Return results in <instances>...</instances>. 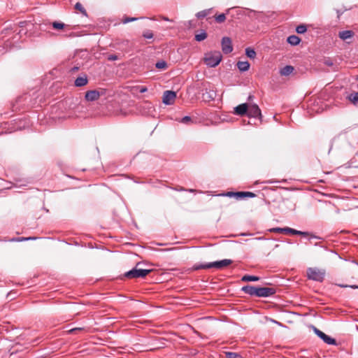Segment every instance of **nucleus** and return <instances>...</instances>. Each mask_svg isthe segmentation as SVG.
<instances>
[{"mask_svg": "<svg viewBox=\"0 0 358 358\" xmlns=\"http://www.w3.org/2000/svg\"><path fill=\"white\" fill-rule=\"evenodd\" d=\"M287 41L292 45H296L301 42L300 38L296 35L289 36Z\"/></svg>", "mask_w": 358, "mask_h": 358, "instance_id": "a211bd4d", "label": "nucleus"}, {"mask_svg": "<svg viewBox=\"0 0 358 358\" xmlns=\"http://www.w3.org/2000/svg\"><path fill=\"white\" fill-rule=\"evenodd\" d=\"M250 66V64L248 62V71L249 70Z\"/></svg>", "mask_w": 358, "mask_h": 358, "instance_id": "de8ad7c7", "label": "nucleus"}, {"mask_svg": "<svg viewBox=\"0 0 358 358\" xmlns=\"http://www.w3.org/2000/svg\"><path fill=\"white\" fill-rule=\"evenodd\" d=\"M238 67L241 71H246V62H239L238 63Z\"/></svg>", "mask_w": 358, "mask_h": 358, "instance_id": "c85d7f7f", "label": "nucleus"}, {"mask_svg": "<svg viewBox=\"0 0 358 358\" xmlns=\"http://www.w3.org/2000/svg\"><path fill=\"white\" fill-rule=\"evenodd\" d=\"M222 55L220 52H210L203 58L205 64L210 67H215L222 60Z\"/></svg>", "mask_w": 358, "mask_h": 358, "instance_id": "7ed1b4c3", "label": "nucleus"}, {"mask_svg": "<svg viewBox=\"0 0 358 358\" xmlns=\"http://www.w3.org/2000/svg\"><path fill=\"white\" fill-rule=\"evenodd\" d=\"M88 83V79H87V76H82V77H78L76 78V80H75V85L76 87H83V86H85Z\"/></svg>", "mask_w": 358, "mask_h": 358, "instance_id": "dca6fc26", "label": "nucleus"}, {"mask_svg": "<svg viewBox=\"0 0 358 358\" xmlns=\"http://www.w3.org/2000/svg\"><path fill=\"white\" fill-rule=\"evenodd\" d=\"M143 36L147 39H151L153 38L154 34L152 31L146 30L143 33Z\"/></svg>", "mask_w": 358, "mask_h": 358, "instance_id": "5701e85b", "label": "nucleus"}, {"mask_svg": "<svg viewBox=\"0 0 358 358\" xmlns=\"http://www.w3.org/2000/svg\"><path fill=\"white\" fill-rule=\"evenodd\" d=\"M207 38V34L205 31H202L200 34L195 35V40L196 41H202Z\"/></svg>", "mask_w": 358, "mask_h": 358, "instance_id": "6ab92c4d", "label": "nucleus"}, {"mask_svg": "<svg viewBox=\"0 0 358 358\" xmlns=\"http://www.w3.org/2000/svg\"><path fill=\"white\" fill-rule=\"evenodd\" d=\"M227 358H240L241 356L236 352H225Z\"/></svg>", "mask_w": 358, "mask_h": 358, "instance_id": "b1692460", "label": "nucleus"}, {"mask_svg": "<svg viewBox=\"0 0 358 358\" xmlns=\"http://www.w3.org/2000/svg\"><path fill=\"white\" fill-rule=\"evenodd\" d=\"M326 64H327V65H331V64H332V63H330V62H326Z\"/></svg>", "mask_w": 358, "mask_h": 358, "instance_id": "09e8293b", "label": "nucleus"}, {"mask_svg": "<svg viewBox=\"0 0 358 358\" xmlns=\"http://www.w3.org/2000/svg\"><path fill=\"white\" fill-rule=\"evenodd\" d=\"M325 275L324 270H307V276L309 279L322 282Z\"/></svg>", "mask_w": 358, "mask_h": 358, "instance_id": "39448f33", "label": "nucleus"}, {"mask_svg": "<svg viewBox=\"0 0 358 358\" xmlns=\"http://www.w3.org/2000/svg\"><path fill=\"white\" fill-rule=\"evenodd\" d=\"M275 293V289L268 287L251 286L248 285V294L256 297H268Z\"/></svg>", "mask_w": 358, "mask_h": 358, "instance_id": "f03ea898", "label": "nucleus"}, {"mask_svg": "<svg viewBox=\"0 0 358 358\" xmlns=\"http://www.w3.org/2000/svg\"><path fill=\"white\" fill-rule=\"evenodd\" d=\"M52 26L53 29H56V30H64V29L69 30L70 29H69V25L66 24L62 22L55 21V22H52Z\"/></svg>", "mask_w": 358, "mask_h": 358, "instance_id": "4468645a", "label": "nucleus"}, {"mask_svg": "<svg viewBox=\"0 0 358 358\" xmlns=\"http://www.w3.org/2000/svg\"><path fill=\"white\" fill-rule=\"evenodd\" d=\"M222 50L224 54L230 53L233 50L231 41L229 37H224L222 39Z\"/></svg>", "mask_w": 358, "mask_h": 358, "instance_id": "1a4fd4ad", "label": "nucleus"}, {"mask_svg": "<svg viewBox=\"0 0 358 358\" xmlns=\"http://www.w3.org/2000/svg\"><path fill=\"white\" fill-rule=\"evenodd\" d=\"M296 31L298 34H303L307 31V27L304 24H300L296 27Z\"/></svg>", "mask_w": 358, "mask_h": 358, "instance_id": "4be33fe9", "label": "nucleus"}, {"mask_svg": "<svg viewBox=\"0 0 358 358\" xmlns=\"http://www.w3.org/2000/svg\"><path fill=\"white\" fill-rule=\"evenodd\" d=\"M145 264V263L138 262L136 264V266L134 268L138 269V268H142L140 267L141 265Z\"/></svg>", "mask_w": 358, "mask_h": 358, "instance_id": "4c0bfd02", "label": "nucleus"}, {"mask_svg": "<svg viewBox=\"0 0 358 358\" xmlns=\"http://www.w3.org/2000/svg\"><path fill=\"white\" fill-rule=\"evenodd\" d=\"M155 66L156 68L159 69H166L167 68V63L164 61V60H162V61H159L156 63L155 64Z\"/></svg>", "mask_w": 358, "mask_h": 358, "instance_id": "412c9836", "label": "nucleus"}, {"mask_svg": "<svg viewBox=\"0 0 358 358\" xmlns=\"http://www.w3.org/2000/svg\"><path fill=\"white\" fill-rule=\"evenodd\" d=\"M160 18L162 20H166V21H170V22H172L173 20H169L168 17H165V16H161Z\"/></svg>", "mask_w": 358, "mask_h": 358, "instance_id": "ea45409f", "label": "nucleus"}, {"mask_svg": "<svg viewBox=\"0 0 358 358\" xmlns=\"http://www.w3.org/2000/svg\"><path fill=\"white\" fill-rule=\"evenodd\" d=\"M100 96V94L96 90H90L85 94V99L87 101H93L97 100Z\"/></svg>", "mask_w": 358, "mask_h": 358, "instance_id": "9b49d317", "label": "nucleus"}, {"mask_svg": "<svg viewBox=\"0 0 358 358\" xmlns=\"http://www.w3.org/2000/svg\"><path fill=\"white\" fill-rule=\"evenodd\" d=\"M117 59V57L116 55H110L108 57L109 60H116Z\"/></svg>", "mask_w": 358, "mask_h": 358, "instance_id": "58836bf2", "label": "nucleus"}, {"mask_svg": "<svg viewBox=\"0 0 358 358\" xmlns=\"http://www.w3.org/2000/svg\"><path fill=\"white\" fill-rule=\"evenodd\" d=\"M262 202H263V199L262 198H259V203H262Z\"/></svg>", "mask_w": 358, "mask_h": 358, "instance_id": "49530a36", "label": "nucleus"}, {"mask_svg": "<svg viewBox=\"0 0 358 358\" xmlns=\"http://www.w3.org/2000/svg\"><path fill=\"white\" fill-rule=\"evenodd\" d=\"M136 20H137V18H135V17H126L122 20V22H123V23L126 24L129 22L135 21Z\"/></svg>", "mask_w": 358, "mask_h": 358, "instance_id": "2f4dec72", "label": "nucleus"}, {"mask_svg": "<svg viewBox=\"0 0 358 358\" xmlns=\"http://www.w3.org/2000/svg\"><path fill=\"white\" fill-rule=\"evenodd\" d=\"M203 99H208V100H210V99H214L213 95L210 94V93H208V92H206V93L203 94Z\"/></svg>", "mask_w": 358, "mask_h": 358, "instance_id": "c756f323", "label": "nucleus"}, {"mask_svg": "<svg viewBox=\"0 0 358 358\" xmlns=\"http://www.w3.org/2000/svg\"><path fill=\"white\" fill-rule=\"evenodd\" d=\"M270 232L291 234L293 235L294 229L289 227H275L268 229Z\"/></svg>", "mask_w": 358, "mask_h": 358, "instance_id": "ddd939ff", "label": "nucleus"}, {"mask_svg": "<svg viewBox=\"0 0 358 358\" xmlns=\"http://www.w3.org/2000/svg\"><path fill=\"white\" fill-rule=\"evenodd\" d=\"M354 35V32L351 30H345L338 33V36L341 39L345 41L348 38H351Z\"/></svg>", "mask_w": 358, "mask_h": 358, "instance_id": "2eb2a0df", "label": "nucleus"}, {"mask_svg": "<svg viewBox=\"0 0 358 358\" xmlns=\"http://www.w3.org/2000/svg\"><path fill=\"white\" fill-rule=\"evenodd\" d=\"M226 20V16L224 13L215 16V20L218 23H222Z\"/></svg>", "mask_w": 358, "mask_h": 358, "instance_id": "a878e982", "label": "nucleus"}, {"mask_svg": "<svg viewBox=\"0 0 358 358\" xmlns=\"http://www.w3.org/2000/svg\"><path fill=\"white\" fill-rule=\"evenodd\" d=\"M293 235H300L303 236H308L310 235L309 232L299 231L294 229Z\"/></svg>", "mask_w": 358, "mask_h": 358, "instance_id": "bb28decb", "label": "nucleus"}, {"mask_svg": "<svg viewBox=\"0 0 358 358\" xmlns=\"http://www.w3.org/2000/svg\"><path fill=\"white\" fill-rule=\"evenodd\" d=\"M357 329H358V327H357Z\"/></svg>", "mask_w": 358, "mask_h": 358, "instance_id": "3c124183", "label": "nucleus"}, {"mask_svg": "<svg viewBox=\"0 0 358 358\" xmlns=\"http://www.w3.org/2000/svg\"><path fill=\"white\" fill-rule=\"evenodd\" d=\"M192 122V119H191V117H189V116H185V117H184L182 119V120H181V122L185 123V124H188V123H189V122Z\"/></svg>", "mask_w": 358, "mask_h": 358, "instance_id": "7c9ffc66", "label": "nucleus"}, {"mask_svg": "<svg viewBox=\"0 0 358 358\" xmlns=\"http://www.w3.org/2000/svg\"><path fill=\"white\" fill-rule=\"evenodd\" d=\"M247 10H248V16H250L251 13H254L253 10H250L249 8H247Z\"/></svg>", "mask_w": 358, "mask_h": 358, "instance_id": "a19ab883", "label": "nucleus"}, {"mask_svg": "<svg viewBox=\"0 0 358 358\" xmlns=\"http://www.w3.org/2000/svg\"><path fill=\"white\" fill-rule=\"evenodd\" d=\"M219 196H225L229 197H234L236 200L243 199L246 198V192H227V193L219 194Z\"/></svg>", "mask_w": 358, "mask_h": 358, "instance_id": "9d476101", "label": "nucleus"}, {"mask_svg": "<svg viewBox=\"0 0 358 358\" xmlns=\"http://www.w3.org/2000/svg\"><path fill=\"white\" fill-rule=\"evenodd\" d=\"M255 56H256L255 51L250 48H248V57L250 58V59H253V58H255Z\"/></svg>", "mask_w": 358, "mask_h": 358, "instance_id": "cd10ccee", "label": "nucleus"}, {"mask_svg": "<svg viewBox=\"0 0 358 358\" xmlns=\"http://www.w3.org/2000/svg\"><path fill=\"white\" fill-rule=\"evenodd\" d=\"M75 9L80 12L84 15H87L86 10L84 8V7L80 3L78 2L76 3Z\"/></svg>", "mask_w": 358, "mask_h": 358, "instance_id": "aec40b11", "label": "nucleus"}, {"mask_svg": "<svg viewBox=\"0 0 358 358\" xmlns=\"http://www.w3.org/2000/svg\"><path fill=\"white\" fill-rule=\"evenodd\" d=\"M233 261L231 259H225L220 261H215L206 264H201L199 266H196L193 268H210L212 267L222 268L229 266L231 265Z\"/></svg>", "mask_w": 358, "mask_h": 358, "instance_id": "20e7f679", "label": "nucleus"}, {"mask_svg": "<svg viewBox=\"0 0 358 358\" xmlns=\"http://www.w3.org/2000/svg\"><path fill=\"white\" fill-rule=\"evenodd\" d=\"M233 113L240 116L246 115V103L240 104L234 108Z\"/></svg>", "mask_w": 358, "mask_h": 358, "instance_id": "f8f14e48", "label": "nucleus"}, {"mask_svg": "<svg viewBox=\"0 0 358 358\" xmlns=\"http://www.w3.org/2000/svg\"><path fill=\"white\" fill-rule=\"evenodd\" d=\"M252 98L250 95L248 96V124L259 126L262 124V115L259 106L249 102Z\"/></svg>", "mask_w": 358, "mask_h": 358, "instance_id": "f257e3e1", "label": "nucleus"}, {"mask_svg": "<svg viewBox=\"0 0 358 358\" xmlns=\"http://www.w3.org/2000/svg\"><path fill=\"white\" fill-rule=\"evenodd\" d=\"M189 191L192 192H194V189H189Z\"/></svg>", "mask_w": 358, "mask_h": 358, "instance_id": "8fccbe9b", "label": "nucleus"}, {"mask_svg": "<svg viewBox=\"0 0 358 358\" xmlns=\"http://www.w3.org/2000/svg\"><path fill=\"white\" fill-rule=\"evenodd\" d=\"M146 91H147V87H141L139 89V92L141 93L145 92Z\"/></svg>", "mask_w": 358, "mask_h": 358, "instance_id": "e433bc0d", "label": "nucleus"}, {"mask_svg": "<svg viewBox=\"0 0 358 358\" xmlns=\"http://www.w3.org/2000/svg\"><path fill=\"white\" fill-rule=\"evenodd\" d=\"M244 292H246L247 288L246 286H243L241 289Z\"/></svg>", "mask_w": 358, "mask_h": 358, "instance_id": "c03bdc74", "label": "nucleus"}, {"mask_svg": "<svg viewBox=\"0 0 358 358\" xmlns=\"http://www.w3.org/2000/svg\"><path fill=\"white\" fill-rule=\"evenodd\" d=\"M310 238H319L317 236H315V235H310Z\"/></svg>", "mask_w": 358, "mask_h": 358, "instance_id": "a18cd8bd", "label": "nucleus"}, {"mask_svg": "<svg viewBox=\"0 0 358 358\" xmlns=\"http://www.w3.org/2000/svg\"><path fill=\"white\" fill-rule=\"evenodd\" d=\"M176 98V93L173 91L167 90L164 92L162 101L166 105H171L174 103Z\"/></svg>", "mask_w": 358, "mask_h": 358, "instance_id": "0eeeda50", "label": "nucleus"}, {"mask_svg": "<svg viewBox=\"0 0 358 358\" xmlns=\"http://www.w3.org/2000/svg\"><path fill=\"white\" fill-rule=\"evenodd\" d=\"M350 100L354 103H356L358 102V92L352 93L349 96Z\"/></svg>", "mask_w": 358, "mask_h": 358, "instance_id": "393cba45", "label": "nucleus"}, {"mask_svg": "<svg viewBox=\"0 0 358 358\" xmlns=\"http://www.w3.org/2000/svg\"><path fill=\"white\" fill-rule=\"evenodd\" d=\"M315 333L321 338L323 340L324 343L329 345H335L336 344V340L329 337L327 334H325L322 331L319 330L317 328H314Z\"/></svg>", "mask_w": 358, "mask_h": 358, "instance_id": "6e6552de", "label": "nucleus"}, {"mask_svg": "<svg viewBox=\"0 0 358 358\" xmlns=\"http://www.w3.org/2000/svg\"><path fill=\"white\" fill-rule=\"evenodd\" d=\"M84 329L83 327H76V328H73V329H70L69 331L70 333H74L76 331H82Z\"/></svg>", "mask_w": 358, "mask_h": 358, "instance_id": "f704fd0d", "label": "nucleus"}, {"mask_svg": "<svg viewBox=\"0 0 358 358\" xmlns=\"http://www.w3.org/2000/svg\"><path fill=\"white\" fill-rule=\"evenodd\" d=\"M152 270H129L126 272L124 277L127 278H144Z\"/></svg>", "mask_w": 358, "mask_h": 358, "instance_id": "423d86ee", "label": "nucleus"}, {"mask_svg": "<svg viewBox=\"0 0 358 358\" xmlns=\"http://www.w3.org/2000/svg\"><path fill=\"white\" fill-rule=\"evenodd\" d=\"M78 69H79V68H78V67H73V68L72 69V70H71V71H72L73 72H75V71H77Z\"/></svg>", "mask_w": 358, "mask_h": 358, "instance_id": "79ce46f5", "label": "nucleus"}, {"mask_svg": "<svg viewBox=\"0 0 358 358\" xmlns=\"http://www.w3.org/2000/svg\"><path fill=\"white\" fill-rule=\"evenodd\" d=\"M207 15V11L206 10H203V11H201L199 13H197V17L199 18H202V17H206Z\"/></svg>", "mask_w": 358, "mask_h": 358, "instance_id": "473e14b6", "label": "nucleus"}, {"mask_svg": "<svg viewBox=\"0 0 358 358\" xmlns=\"http://www.w3.org/2000/svg\"><path fill=\"white\" fill-rule=\"evenodd\" d=\"M241 279L243 281H246V280H247L246 275H243Z\"/></svg>", "mask_w": 358, "mask_h": 358, "instance_id": "37998d69", "label": "nucleus"}, {"mask_svg": "<svg viewBox=\"0 0 358 358\" xmlns=\"http://www.w3.org/2000/svg\"><path fill=\"white\" fill-rule=\"evenodd\" d=\"M259 280V277L248 275V282H249V281H256V280Z\"/></svg>", "mask_w": 358, "mask_h": 358, "instance_id": "72a5a7b5", "label": "nucleus"}, {"mask_svg": "<svg viewBox=\"0 0 358 358\" xmlns=\"http://www.w3.org/2000/svg\"><path fill=\"white\" fill-rule=\"evenodd\" d=\"M255 196V194L251 192L248 191V198H253Z\"/></svg>", "mask_w": 358, "mask_h": 358, "instance_id": "c9c22d12", "label": "nucleus"}, {"mask_svg": "<svg viewBox=\"0 0 358 358\" xmlns=\"http://www.w3.org/2000/svg\"><path fill=\"white\" fill-rule=\"evenodd\" d=\"M294 69L292 66L287 65L280 69V73L282 76H287L290 75L294 71Z\"/></svg>", "mask_w": 358, "mask_h": 358, "instance_id": "f3484780", "label": "nucleus"}]
</instances>
